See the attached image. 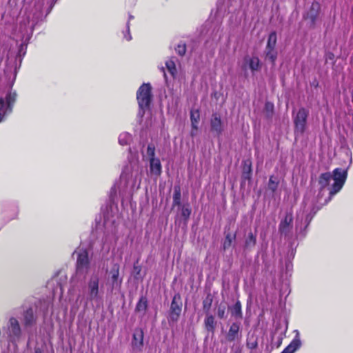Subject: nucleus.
Masks as SVG:
<instances>
[{"label": "nucleus", "mask_w": 353, "mask_h": 353, "mask_svg": "<svg viewBox=\"0 0 353 353\" xmlns=\"http://www.w3.org/2000/svg\"><path fill=\"white\" fill-rule=\"evenodd\" d=\"M77 255L75 274L72 278L73 285L80 284L78 299L84 301L85 305L99 303L102 300L103 295V284L100 285V277L97 272L91 274L94 265L89 252L85 249H79L74 252Z\"/></svg>", "instance_id": "f257e3e1"}, {"label": "nucleus", "mask_w": 353, "mask_h": 353, "mask_svg": "<svg viewBox=\"0 0 353 353\" xmlns=\"http://www.w3.org/2000/svg\"><path fill=\"white\" fill-rule=\"evenodd\" d=\"M43 6V3L39 2L38 4H35V12L33 14L32 17V26H33L38 21H39L43 16L42 13V7Z\"/></svg>", "instance_id": "5701e85b"}, {"label": "nucleus", "mask_w": 353, "mask_h": 353, "mask_svg": "<svg viewBox=\"0 0 353 353\" xmlns=\"http://www.w3.org/2000/svg\"><path fill=\"white\" fill-rule=\"evenodd\" d=\"M19 53H20L21 51H23V45H22V44L21 45V46H20V48H19Z\"/></svg>", "instance_id": "37998d69"}, {"label": "nucleus", "mask_w": 353, "mask_h": 353, "mask_svg": "<svg viewBox=\"0 0 353 353\" xmlns=\"http://www.w3.org/2000/svg\"><path fill=\"white\" fill-rule=\"evenodd\" d=\"M278 185L279 181L276 177L270 176L268 184V190H271L272 192H274L277 190Z\"/></svg>", "instance_id": "c756f323"}, {"label": "nucleus", "mask_w": 353, "mask_h": 353, "mask_svg": "<svg viewBox=\"0 0 353 353\" xmlns=\"http://www.w3.org/2000/svg\"><path fill=\"white\" fill-rule=\"evenodd\" d=\"M321 6L318 2H313L304 16L305 19L307 21L310 28L314 29L316 27L319 21V13Z\"/></svg>", "instance_id": "1a4fd4ad"}, {"label": "nucleus", "mask_w": 353, "mask_h": 353, "mask_svg": "<svg viewBox=\"0 0 353 353\" xmlns=\"http://www.w3.org/2000/svg\"><path fill=\"white\" fill-rule=\"evenodd\" d=\"M181 188L179 186H175L174 188V194H173V206H181Z\"/></svg>", "instance_id": "bb28decb"}, {"label": "nucleus", "mask_w": 353, "mask_h": 353, "mask_svg": "<svg viewBox=\"0 0 353 353\" xmlns=\"http://www.w3.org/2000/svg\"><path fill=\"white\" fill-rule=\"evenodd\" d=\"M161 70H162V71H163V72L164 77L166 79V78H167V77H166V74L165 73V70H164V68H163V67L161 68Z\"/></svg>", "instance_id": "c03bdc74"}, {"label": "nucleus", "mask_w": 353, "mask_h": 353, "mask_svg": "<svg viewBox=\"0 0 353 353\" xmlns=\"http://www.w3.org/2000/svg\"><path fill=\"white\" fill-rule=\"evenodd\" d=\"M143 331L141 328L134 330L132 341V345L134 350L141 351L143 347Z\"/></svg>", "instance_id": "a211bd4d"}, {"label": "nucleus", "mask_w": 353, "mask_h": 353, "mask_svg": "<svg viewBox=\"0 0 353 353\" xmlns=\"http://www.w3.org/2000/svg\"><path fill=\"white\" fill-rule=\"evenodd\" d=\"M134 269H136V270H138V268L136 266L134 267Z\"/></svg>", "instance_id": "603ef678"}, {"label": "nucleus", "mask_w": 353, "mask_h": 353, "mask_svg": "<svg viewBox=\"0 0 353 353\" xmlns=\"http://www.w3.org/2000/svg\"><path fill=\"white\" fill-rule=\"evenodd\" d=\"M241 70L246 75L247 71L250 70L253 75L261 68L260 60L257 57L245 56L243 58V63L241 65Z\"/></svg>", "instance_id": "9d476101"}, {"label": "nucleus", "mask_w": 353, "mask_h": 353, "mask_svg": "<svg viewBox=\"0 0 353 353\" xmlns=\"http://www.w3.org/2000/svg\"><path fill=\"white\" fill-rule=\"evenodd\" d=\"M293 215L291 211L286 212L285 217L281 221L279 231L281 235L288 236L292 230Z\"/></svg>", "instance_id": "4468645a"}, {"label": "nucleus", "mask_w": 353, "mask_h": 353, "mask_svg": "<svg viewBox=\"0 0 353 353\" xmlns=\"http://www.w3.org/2000/svg\"><path fill=\"white\" fill-rule=\"evenodd\" d=\"M217 316L220 319L225 317V307L224 305H219L217 310Z\"/></svg>", "instance_id": "4c0bfd02"}, {"label": "nucleus", "mask_w": 353, "mask_h": 353, "mask_svg": "<svg viewBox=\"0 0 353 353\" xmlns=\"http://www.w3.org/2000/svg\"><path fill=\"white\" fill-rule=\"evenodd\" d=\"M132 135L126 132L121 133L118 138L119 143L123 146L129 145L132 142Z\"/></svg>", "instance_id": "a878e982"}, {"label": "nucleus", "mask_w": 353, "mask_h": 353, "mask_svg": "<svg viewBox=\"0 0 353 353\" xmlns=\"http://www.w3.org/2000/svg\"><path fill=\"white\" fill-rule=\"evenodd\" d=\"M182 310V301L179 294H176L172 299L169 314V321L176 322Z\"/></svg>", "instance_id": "9b49d317"}, {"label": "nucleus", "mask_w": 353, "mask_h": 353, "mask_svg": "<svg viewBox=\"0 0 353 353\" xmlns=\"http://www.w3.org/2000/svg\"><path fill=\"white\" fill-rule=\"evenodd\" d=\"M295 336L291 343L281 352V353H294L301 346V341L300 339V334L298 330H295Z\"/></svg>", "instance_id": "6ab92c4d"}, {"label": "nucleus", "mask_w": 353, "mask_h": 353, "mask_svg": "<svg viewBox=\"0 0 353 353\" xmlns=\"http://www.w3.org/2000/svg\"><path fill=\"white\" fill-rule=\"evenodd\" d=\"M179 208L181 209V215L183 218L184 222L187 223L192 212L191 208L188 204L183 205Z\"/></svg>", "instance_id": "cd10ccee"}, {"label": "nucleus", "mask_w": 353, "mask_h": 353, "mask_svg": "<svg viewBox=\"0 0 353 353\" xmlns=\"http://www.w3.org/2000/svg\"><path fill=\"white\" fill-rule=\"evenodd\" d=\"M256 238L252 232H249L245 240L244 250L251 251L256 245Z\"/></svg>", "instance_id": "412c9836"}, {"label": "nucleus", "mask_w": 353, "mask_h": 353, "mask_svg": "<svg viewBox=\"0 0 353 353\" xmlns=\"http://www.w3.org/2000/svg\"><path fill=\"white\" fill-rule=\"evenodd\" d=\"M194 134H195V132H194V131L192 130V132H191L192 136H194Z\"/></svg>", "instance_id": "49530a36"}, {"label": "nucleus", "mask_w": 353, "mask_h": 353, "mask_svg": "<svg viewBox=\"0 0 353 353\" xmlns=\"http://www.w3.org/2000/svg\"><path fill=\"white\" fill-rule=\"evenodd\" d=\"M22 316L23 323L26 329L32 327L36 325L37 316L33 308L29 307L26 310H23Z\"/></svg>", "instance_id": "2eb2a0df"}, {"label": "nucleus", "mask_w": 353, "mask_h": 353, "mask_svg": "<svg viewBox=\"0 0 353 353\" xmlns=\"http://www.w3.org/2000/svg\"><path fill=\"white\" fill-rule=\"evenodd\" d=\"M199 110L192 111L190 113L191 122L199 123Z\"/></svg>", "instance_id": "e433bc0d"}, {"label": "nucleus", "mask_w": 353, "mask_h": 353, "mask_svg": "<svg viewBox=\"0 0 353 353\" xmlns=\"http://www.w3.org/2000/svg\"><path fill=\"white\" fill-rule=\"evenodd\" d=\"M134 18V17L131 14L129 15V19H128V21L127 23V30H126V33L124 32V38L127 40V41H130L132 39V37L130 34V21L131 19H132Z\"/></svg>", "instance_id": "f704fd0d"}, {"label": "nucleus", "mask_w": 353, "mask_h": 353, "mask_svg": "<svg viewBox=\"0 0 353 353\" xmlns=\"http://www.w3.org/2000/svg\"><path fill=\"white\" fill-rule=\"evenodd\" d=\"M257 341L256 339H254V340H249L248 342H247V346L248 348L250 349H255L256 347H257Z\"/></svg>", "instance_id": "58836bf2"}, {"label": "nucleus", "mask_w": 353, "mask_h": 353, "mask_svg": "<svg viewBox=\"0 0 353 353\" xmlns=\"http://www.w3.org/2000/svg\"><path fill=\"white\" fill-rule=\"evenodd\" d=\"M310 114L308 109L301 107L292 111V120L294 125V136L296 138L301 137L307 129V122Z\"/></svg>", "instance_id": "0eeeda50"}, {"label": "nucleus", "mask_w": 353, "mask_h": 353, "mask_svg": "<svg viewBox=\"0 0 353 353\" xmlns=\"http://www.w3.org/2000/svg\"><path fill=\"white\" fill-rule=\"evenodd\" d=\"M281 343V341H279V344L277 345V347H279Z\"/></svg>", "instance_id": "8fccbe9b"}, {"label": "nucleus", "mask_w": 353, "mask_h": 353, "mask_svg": "<svg viewBox=\"0 0 353 353\" xmlns=\"http://www.w3.org/2000/svg\"><path fill=\"white\" fill-rule=\"evenodd\" d=\"M16 93L10 92L6 94V101L0 97V123L3 120L8 110H12V105L16 100Z\"/></svg>", "instance_id": "f8f14e48"}, {"label": "nucleus", "mask_w": 353, "mask_h": 353, "mask_svg": "<svg viewBox=\"0 0 353 353\" xmlns=\"http://www.w3.org/2000/svg\"><path fill=\"white\" fill-rule=\"evenodd\" d=\"M152 87L150 83H143L137 92V99L139 104L137 117L142 118L152 102Z\"/></svg>", "instance_id": "423d86ee"}, {"label": "nucleus", "mask_w": 353, "mask_h": 353, "mask_svg": "<svg viewBox=\"0 0 353 353\" xmlns=\"http://www.w3.org/2000/svg\"><path fill=\"white\" fill-rule=\"evenodd\" d=\"M134 269H136V270H138V268L136 266L134 267Z\"/></svg>", "instance_id": "864d4df0"}, {"label": "nucleus", "mask_w": 353, "mask_h": 353, "mask_svg": "<svg viewBox=\"0 0 353 353\" xmlns=\"http://www.w3.org/2000/svg\"><path fill=\"white\" fill-rule=\"evenodd\" d=\"M248 172H251V163L249 164V166H248Z\"/></svg>", "instance_id": "a18cd8bd"}, {"label": "nucleus", "mask_w": 353, "mask_h": 353, "mask_svg": "<svg viewBox=\"0 0 353 353\" xmlns=\"http://www.w3.org/2000/svg\"><path fill=\"white\" fill-rule=\"evenodd\" d=\"M198 123H199L191 122L192 130H194L195 131L197 130V129H198Z\"/></svg>", "instance_id": "79ce46f5"}, {"label": "nucleus", "mask_w": 353, "mask_h": 353, "mask_svg": "<svg viewBox=\"0 0 353 353\" xmlns=\"http://www.w3.org/2000/svg\"><path fill=\"white\" fill-rule=\"evenodd\" d=\"M235 237H236L235 234L233 236H232V235L230 234H228L225 236V241L223 243V249L224 250H226L231 246L232 240L234 239Z\"/></svg>", "instance_id": "72a5a7b5"}, {"label": "nucleus", "mask_w": 353, "mask_h": 353, "mask_svg": "<svg viewBox=\"0 0 353 353\" xmlns=\"http://www.w3.org/2000/svg\"><path fill=\"white\" fill-rule=\"evenodd\" d=\"M319 210L313 198L305 196L301 208L296 214V230L302 232L306 229Z\"/></svg>", "instance_id": "20e7f679"}, {"label": "nucleus", "mask_w": 353, "mask_h": 353, "mask_svg": "<svg viewBox=\"0 0 353 353\" xmlns=\"http://www.w3.org/2000/svg\"><path fill=\"white\" fill-rule=\"evenodd\" d=\"M150 173L152 176H159L162 172V166L159 158L150 159Z\"/></svg>", "instance_id": "aec40b11"}, {"label": "nucleus", "mask_w": 353, "mask_h": 353, "mask_svg": "<svg viewBox=\"0 0 353 353\" xmlns=\"http://www.w3.org/2000/svg\"><path fill=\"white\" fill-rule=\"evenodd\" d=\"M205 329L212 333L214 332L216 322L212 315H207L204 321Z\"/></svg>", "instance_id": "b1692460"}, {"label": "nucleus", "mask_w": 353, "mask_h": 353, "mask_svg": "<svg viewBox=\"0 0 353 353\" xmlns=\"http://www.w3.org/2000/svg\"><path fill=\"white\" fill-rule=\"evenodd\" d=\"M231 316L234 317L235 319H241L243 317L242 310H241V303L239 301H237L235 304L230 307Z\"/></svg>", "instance_id": "4be33fe9"}, {"label": "nucleus", "mask_w": 353, "mask_h": 353, "mask_svg": "<svg viewBox=\"0 0 353 353\" xmlns=\"http://www.w3.org/2000/svg\"><path fill=\"white\" fill-rule=\"evenodd\" d=\"M176 51L178 53V54H179L180 56L184 55L186 52L185 45L184 43L178 44V46L176 48Z\"/></svg>", "instance_id": "c9c22d12"}, {"label": "nucleus", "mask_w": 353, "mask_h": 353, "mask_svg": "<svg viewBox=\"0 0 353 353\" xmlns=\"http://www.w3.org/2000/svg\"><path fill=\"white\" fill-rule=\"evenodd\" d=\"M210 130L216 136L219 137L223 131V124L221 117L217 113H213L210 119Z\"/></svg>", "instance_id": "f3484780"}, {"label": "nucleus", "mask_w": 353, "mask_h": 353, "mask_svg": "<svg viewBox=\"0 0 353 353\" xmlns=\"http://www.w3.org/2000/svg\"><path fill=\"white\" fill-rule=\"evenodd\" d=\"M146 154L150 159L155 157V146L153 143H149L147 147Z\"/></svg>", "instance_id": "473e14b6"}, {"label": "nucleus", "mask_w": 353, "mask_h": 353, "mask_svg": "<svg viewBox=\"0 0 353 353\" xmlns=\"http://www.w3.org/2000/svg\"><path fill=\"white\" fill-rule=\"evenodd\" d=\"M141 180L138 170H132L129 166H126L122 171L119 181L110 190L111 200L114 201L118 192L122 203L130 202L134 192L139 188Z\"/></svg>", "instance_id": "f03ea898"}, {"label": "nucleus", "mask_w": 353, "mask_h": 353, "mask_svg": "<svg viewBox=\"0 0 353 353\" xmlns=\"http://www.w3.org/2000/svg\"><path fill=\"white\" fill-rule=\"evenodd\" d=\"M265 112L268 118L272 117L274 112V104L271 102H266L265 104Z\"/></svg>", "instance_id": "7c9ffc66"}, {"label": "nucleus", "mask_w": 353, "mask_h": 353, "mask_svg": "<svg viewBox=\"0 0 353 353\" xmlns=\"http://www.w3.org/2000/svg\"><path fill=\"white\" fill-rule=\"evenodd\" d=\"M334 57V56L332 52H328L326 54V59H333Z\"/></svg>", "instance_id": "a19ab883"}, {"label": "nucleus", "mask_w": 353, "mask_h": 353, "mask_svg": "<svg viewBox=\"0 0 353 353\" xmlns=\"http://www.w3.org/2000/svg\"><path fill=\"white\" fill-rule=\"evenodd\" d=\"M176 59L175 57H172L165 61L166 68L172 77H174L177 73L175 64Z\"/></svg>", "instance_id": "393cba45"}, {"label": "nucleus", "mask_w": 353, "mask_h": 353, "mask_svg": "<svg viewBox=\"0 0 353 353\" xmlns=\"http://www.w3.org/2000/svg\"><path fill=\"white\" fill-rule=\"evenodd\" d=\"M148 307V301L145 297L142 296L136 306V310L145 312Z\"/></svg>", "instance_id": "c85d7f7f"}, {"label": "nucleus", "mask_w": 353, "mask_h": 353, "mask_svg": "<svg viewBox=\"0 0 353 353\" xmlns=\"http://www.w3.org/2000/svg\"><path fill=\"white\" fill-rule=\"evenodd\" d=\"M281 343V341H279V344L277 345V347H279Z\"/></svg>", "instance_id": "de8ad7c7"}, {"label": "nucleus", "mask_w": 353, "mask_h": 353, "mask_svg": "<svg viewBox=\"0 0 353 353\" xmlns=\"http://www.w3.org/2000/svg\"><path fill=\"white\" fill-rule=\"evenodd\" d=\"M347 174L346 170L338 168L333 170L332 174L330 172H325L320 175L319 183L321 185V189L328 186L330 181L334 180V183L332 184L330 191L329 200L331 199L332 196L341 190L345 182Z\"/></svg>", "instance_id": "7ed1b4c3"}, {"label": "nucleus", "mask_w": 353, "mask_h": 353, "mask_svg": "<svg viewBox=\"0 0 353 353\" xmlns=\"http://www.w3.org/2000/svg\"><path fill=\"white\" fill-rule=\"evenodd\" d=\"M22 335V328L18 319L14 316L9 317L3 327V336L8 342L16 345L21 340Z\"/></svg>", "instance_id": "39448f33"}, {"label": "nucleus", "mask_w": 353, "mask_h": 353, "mask_svg": "<svg viewBox=\"0 0 353 353\" xmlns=\"http://www.w3.org/2000/svg\"><path fill=\"white\" fill-rule=\"evenodd\" d=\"M45 345L39 346L36 345L34 348V352L32 353H45Z\"/></svg>", "instance_id": "ea45409f"}, {"label": "nucleus", "mask_w": 353, "mask_h": 353, "mask_svg": "<svg viewBox=\"0 0 353 353\" xmlns=\"http://www.w3.org/2000/svg\"><path fill=\"white\" fill-rule=\"evenodd\" d=\"M212 303V298L210 294H208L207 297L203 301V307L205 312H208Z\"/></svg>", "instance_id": "2f4dec72"}, {"label": "nucleus", "mask_w": 353, "mask_h": 353, "mask_svg": "<svg viewBox=\"0 0 353 353\" xmlns=\"http://www.w3.org/2000/svg\"><path fill=\"white\" fill-rule=\"evenodd\" d=\"M281 343V341H279V344L277 345V347H279Z\"/></svg>", "instance_id": "3c124183"}, {"label": "nucleus", "mask_w": 353, "mask_h": 353, "mask_svg": "<svg viewBox=\"0 0 353 353\" xmlns=\"http://www.w3.org/2000/svg\"><path fill=\"white\" fill-rule=\"evenodd\" d=\"M120 265L117 263L112 264L108 273V282L112 289H119L122 283V278L119 277Z\"/></svg>", "instance_id": "ddd939ff"}, {"label": "nucleus", "mask_w": 353, "mask_h": 353, "mask_svg": "<svg viewBox=\"0 0 353 353\" xmlns=\"http://www.w3.org/2000/svg\"><path fill=\"white\" fill-rule=\"evenodd\" d=\"M240 326V322H234L230 325V328L225 334V339L227 341L233 342L241 339V332Z\"/></svg>", "instance_id": "dca6fc26"}, {"label": "nucleus", "mask_w": 353, "mask_h": 353, "mask_svg": "<svg viewBox=\"0 0 353 353\" xmlns=\"http://www.w3.org/2000/svg\"><path fill=\"white\" fill-rule=\"evenodd\" d=\"M276 33L275 31H273L269 34L264 51L265 59L270 61L272 65H274L278 55V52L276 49Z\"/></svg>", "instance_id": "6e6552de"}, {"label": "nucleus", "mask_w": 353, "mask_h": 353, "mask_svg": "<svg viewBox=\"0 0 353 353\" xmlns=\"http://www.w3.org/2000/svg\"><path fill=\"white\" fill-rule=\"evenodd\" d=\"M281 343V341H279V344L277 345V347H279Z\"/></svg>", "instance_id": "09e8293b"}]
</instances>
